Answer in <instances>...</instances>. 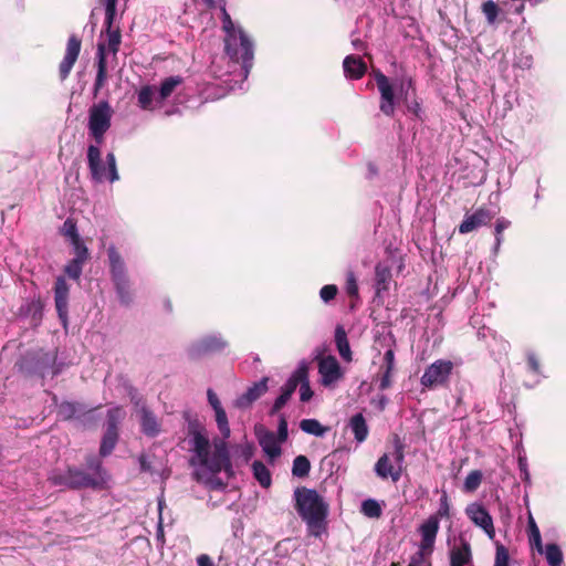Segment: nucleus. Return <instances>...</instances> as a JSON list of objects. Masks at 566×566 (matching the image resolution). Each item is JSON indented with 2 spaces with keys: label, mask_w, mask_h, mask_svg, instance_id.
I'll return each mask as SVG.
<instances>
[{
  "label": "nucleus",
  "mask_w": 566,
  "mask_h": 566,
  "mask_svg": "<svg viewBox=\"0 0 566 566\" xmlns=\"http://www.w3.org/2000/svg\"><path fill=\"white\" fill-rule=\"evenodd\" d=\"M287 436H289L287 420L284 415H281L279 418L276 439L280 440L281 443H283L286 441Z\"/></svg>",
  "instance_id": "obj_56"
},
{
  "label": "nucleus",
  "mask_w": 566,
  "mask_h": 566,
  "mask_svg": "<svg viewBox=\"0 0 566 566\" xmlns=\"http://www.w3.org/2000/svg\"><path fill=\"white\" fill-rule=\"evenodd\" d=\"M403 459V448L400 443H397L391 454L385 453L378 459L375 464V473L382 480L390 479L396 483L401 478Z\"/></svg>",
  "instance_id": "obj_10"
},
{
  "label": "nucleus",
  "mask_w": 566,
  "mask_h": 566,
  "mask_svg": "<svg viewBox=\"0 0 566 566\" xmlns=\"http://www.w3.org/2000/svg\"><path fill=\"white\" fill-rule=\"evenodd\" d=\"M300 429L315 437H323L328 431V428L321 424L316 419H303L300 422Z\"/></svg>",
  "instance_id": "obj_32"
},
{
  "label": "nucleus",
  "mask_w": 566,
  "mask_h": 566,
  "mask_svg": "<svg viewBox=\"0 0 566 566\" xmlns=\"http://www.w3.org/2000/svg\"><path fill=\"white\" fill-rule=\"evenodd\" d=\"M255 436L265 455L271 462L279 458L282 453L281 442L276 439L274 432L268 430L263 426L255 427Z\"/></svg>",
  "instance_id": "obj_17"
},
{
  "label": "nucleus",
  "mask_w": 566,
  "mask_h": 566,
  "mask_svg": "<svg viewBox=\"0 0 566 566\" xmlns=\"http://www.w3.org/2000/svg\"><path fill=\"white\" fill-rule=\"evenodd\" d=\"M142 431L148 437H157L160 432V424L156 416L147 408L140 409Z\"/></svg>",
  "instance_id": "obj_27"
},
{
  "label": "nucleus",
  "mask_w": 566,
  "mask_h": 566,
  "mask_svg": "<svg viewBox=\"0 0 566 566\" xmlns=\"http://www.w3.org/2000/svg\"><path fill=\"white\" fill-rule=\"evenodd\" d=\"M311 470L310 460L305 455H297L293 461L292 474L296 478H305Z\"/></svg>",
  "instance_id": "obj_37"
},
{
  "label": "nucleus",
  "mask_w": 566,
  "mask_h": 566,
  "mask_svg": "<svg viewBox=\"0 0 566 566\" xmlns=\"http://www.w3.org/2000/svg\"><path fill=\"white\" fill-rule=\"evenodd\" d=\"M138 106L144 111H155L163 104L158 97V88L154 85H144L137 92Z\"/></svg>",
  "instance_id": "obj_22"
},
{
  "label": "nucleus",
  "mask_w": 566,
  "mask_h": 566,
  "mask_svg": "<svg viewBox=\"0 0 566 566\" xmlns=\"http://www.w3.org/2000/svg\"><path fill=\"white\" fill-rule=\"evenodd\" d=\"M184 83V78L179 75H172L161 81L158 88V97L164 102Z\"/></svg>",
  "instance_id": "obj_30"
},
{
  "label": "nucleus",
  "mask_w": 566,
  "mask_h": 566,
  "mask_svg": "<svg viewBox=\"0 0 566 566\" xmlns=\"http://www.w3.org/2000/svg\"><path fill=\"white\" fill-rule=\"evenodd\" d=\"M294 373H303L304 375L300 377V399L303 402H307L313 397V390L307 378V370L305 367H300Z\"/></svg>",
  "instance_id": "obj_36"
},
{
  "label": "nucleus",
  "mask_w": 566,
  "mask_h": 566,
  "mask_svg": "<svg viewBox=\"0 0 566 566\" xmlns=\"http://www.w3.org/2000/svg\"><path fill=\"white\" fill-rule=\"evenodd\" d=\"M118 439L117 430L114 428H107L102 439L99 453L102 457L108 455L115 448Z\"/></svg>",
  "instance_id": "obj_33"
},
{
  "label": "nucleus",
  "mask_w": 566,
  "mask_h": 566,
  "mask_svg": "<svg viewBox=\"0 0 566 566\" xmlns=\"http://www.w3.org/2000/svg\"><path fill=\"white\" fill-rule=\"evenodd\" d=\"M86 261L78 260L73 258L66 265H65V273L67 276L72 280L77 281L82 274L83 265Z\"/></svg>",
  "instance_id": "obj_41"
},
{
  "label": "nucleus",
  "mask_w": 566,
  "mask_h": 566,
  "mask_svg": "<svg viewBox=\"0 0 566 566\" xmlns=\"http://www.w3.org/2000/svg\"><path fill=\"white\" fill-rule=\"evenodd\" d=\"M352 43H353V45H354V48L356 50H361L363 49L364 43L359 39H353Z\"/></svg>",
  "instance_id": "obj_62"
},
{
  "label": "nucleus",
  "mask_w": 566,
  "mask_h": 566,
  "mask_svg": "<svg viewBox=\"0 0 566 566\" xmlns=\"http://www.w3.org/2000/svg\"><path fill=\"white\" fill-rule=\"evenodd\" d=\"M527 365H528V369L532 373V375L534 376L532 382L530 384V386H535L537 385L543 375H542V370H541V364H539V360L537 359L536 355L534 353H528L527 354Z\"/></svg>",
  "instance_id": "obj_39"
},
{
  "label": "nucleus",
  "mask_w": 566,
  "mask_h": 566,
  "mask_svg": "<svg viewBox=\"0 0 566 566\" xmlns=\"http://www.w3.org/2000/svg\"><path fill=\"white\" fill-rule=\"evenodd\" d=\"M450 515V503L449 499L446 492L442 493L440 497L439 509L436 514H432L431 516H438V521L440 522V518L449 517Z\"/></svg>",
  "instance_id": "obj_49"
},
{
  "label": "nucleus",
  "mask_w": 566,
  "mask_h": 566,
  "mask_svg": "<svg viewBox=\"0 0 566 566\" xmlns=\"http://www.w3.org/2000/svg\"><path fill=\"white\" fill-rule=\"evenodd\" d=\"M106 28V39L103 42H99L97 45V74L94 84L95 92L99 91L107 78V54L116 55L120 44V33L118 29H113L112 25L105 24Z\"/></svg>",
  "instance_id": "obj_7"
},
{
  "label": "nucleus",
  "mask_w": 566,
  "mask_h": 566,
  "mask_svg": "<svg viewBox=\"0 0 566 566\" xmlns=\"http://www.w3.org/2000/svg\"><path fill=\"white\" fill-rule=\"evenodd\" d=\"M523 10H524V4H521V6L516 9V12H517V13H521Z\"/></svg>",
  "instance_id": "obj_64"
},
{
  "label": "nucleus",
  "mask_w": 566,
  "mask_h": 566,
  "mask_svg": "<svg viewBox=\"0 0 566 566\" xmlns=\"http://www.w3.org/2000/svg\"><path fill=\"white\" fill-rule=\"evenodd\" d=\"M395 352L388 348L384 354V363L380 366L379 389L386 390L391 386V377L395 371Z\"/></svg>",
  "instance_id": "obj_24"
},
{
  "label": "nucleus",
  "mask_w": 566,
  "mask_h": 566,
  "mask_svg": "<svg viewBox=\"0 0 566 566\" xmlns=\"http://www.w3.org/2000/svg\"><path fill=\"white\" fill-rule=\"evenodd\" d=\"M139 464H140V470L142 471H145V472H150L153 473L154 472V469H153V465L148 459V457L146 454H142L139 457Z\"/></svg>",
  "instance_id": "obj_58"
},
{
  "label": "nucleus",
  "mask_w": 566,
  "mask_h": 566,
  "mask_svg": "<svg viewBox=\"0 0 566 566\" xmlns=\"http://www.w3.org/2000/svg\"><path fill=\"white\" fill-rule=\"evenodd\" d=\"M296 511L306 523L310 535L321 536L326 530L327 507L316 491L297 488L294 491Z\"/></svg>",
  "instance_id": "obj_3"
},
{
  "label": "nucleus",
  "mask_w": 566,
  "mask_h": 566,
  "mask_svg": "<svg viewBox=\"0 0 566 566\" xmlns=\"http://www.w3.org/2000/svg\"><path fill=\"white\" fill-rule=\"evenodd\" d=\"M105 7V21L104 24L108 27L113 24L116 15V2L117 0H102Z\"/></svg>",
  "instance_id": "obj_47"
},
{
  "label": "nucleus",
  "mask_w": 566,
  "mask_h": 566,
  "mask_svg": "<svg viewBox=\"0 0 566 566\" xmlns=\"http://www.w3.org/2000/svg\"><path fill=\"white\" fill-rule=\"evenodd\" d=\"M528 541L533 549L542 548L543 541L539 528L537 527L534 518L531 516L528 521Z\"/></svg>",
  "instance_id": "obj_38"
},
{
  "label": "nucleus",
  "mask_w": 566,
  "mask_h": 566,
  "mask_svg": "<svg viewBox=\"0 0 566 566\" xmlns=\"http://www.w3.org/2000/svg\"><path fill=\"white\" fill-rule=\"evenodd\" d=\"M346 293L350 297L358 298V284L356 276L353 272H348L346 275Z\"/></svg>",
  "instance_id": "obj_50"
},
{
  "label": "nucleus",
  "mask_w": 566,
  "mask_h": 566,
  "mask_svg": "<svg viewBox=\"0 0 566 566\" xmlns=\"http://www.w3.org/2000/svg\"><path fill=\"white\" fill-rule=\"evenodd\" d=\"M319 384L327 389H335L345 377L337 358L333 355L319 356L316 358Z\"/></svg>",
  "instance_id": "obj_11"
},
{
  "label": "nucleus",
  "mask_w": 566,
  "mask_h": 566,
  "mask_svg": "<svg viewBox=\"0 0 566 566\" xmlns=\"http://www.w3.org/2000/svg\"><path fill=\"white\" fill-rule=\"evenodd\" d=\"M518 469L521 471V479L527 484H531V474L528 471L527 459L525 454L520 453L517 458Z\"/></svg>",
  "instance_id": "obj_52"
},
{
  "label": "nucleus",
  "mask_w": 566,
  "mask_h": 566,
  "mask_svg": "<svg viewBox=\"0 0 566 566\" xmlns=\"http://www.w3.org/2000/svg\"><path fill=\"white\" fill-rule=\"evenodd\" d=\"M80 51L81 40L75 35H71L66 44L65 55L60 64L59 71L61 80H65L69 76L74 63L78 57Z\"/></svg>",
  "instance_id": "obj_18"
},
{
  "label": "nucleus",
  "mask_w": 566,
  "mask_h": 566,
  "mask_svg": "<svg viewBox=\"0 0 566 566\" xmlns=\"http://www.w3.org/2000/svg\"><path fill=\"white\" fill-rule=\"evenodd\" d=\"M451 566H473L471 545L468 541L460 537L459 542L450 551Z\"/></svg>",
  "instance_id": "obj_19"
},
{
  "label": "nucleus",
  "mask_w": 566,
  "mask_h": 566,
  "mask_svg": "<svg viewBox=\"0 0 566 566\" xmlns=\"http://www.w3.org/2000/svg\"><path fill=\"white\" fill-rule=\"evenodd\" d=\"M222 30L224 32V50L232 61L242 63L243 77L247 78L252 67L253 43L242 30L237 25L226 8H222Z\"/></svg>",
  "instance_id": "obj_2"
},
{
  "label": "nucleus",
  "mask_w": 566,
  "mask_h": 566,
  "mask_svg": "<svg viewBox=\"0 0 566 566\" xmlns=\"http://www.w3.org/2000/svg\"><path fill=\"white\" fill-rule=\"evenodd\" d=\"M516 65L521 69H530L532 66V56L525 55L520 57Z\"/></svg>",
  "instance_id": "obj_59"
},
{
  "label": "nucleus",
  "mask_w": 566,
  "mask_h": 566,
  "mask_svg": "<svg viewBox=\"0 0 566 566\" xmlns=\"http://www.w3.org/2000/svg\"><path fill=\"white\" fill-rule=\"evenodd\" d=\"M408 109L412 112L416 116H419L420 106L418 103H413L412 105L408 106Z\"/></svg>",
  "instance_id": "obj_61"
},
{
  "label": "nucleus",
  "mask_w": 566,
  "mask_h": 566,
  "mask_svg": "<svg viewBox=\"0 0 566 566\" xmlns=\"http://www.w3.org/2000/svg\"><path fill=\"white\" fill-rule=\"evenodd\" d=\"M482 473L479 470L470 472L463 483L465 492H474L481 484Z\"/></svg>",
  "instance_id": "obj_42"
},
{
  "label": "nucleus",
  "mask_w": 566,
  "mask_h": 566,
  "mask_svg": "<svg viewBox=\"0 0 566 566\" xmlns=\"http://www.w3.org/2000/svg\"><path fill=\"white\" fill-rule=\"evenodd\" d=\"M61 233L65 238H67L70 240V242L81 238L80 234H78V231H77L76 223L71 218H67L64 221V223H63V226L61 228Z\"/></svg>",
  "instance_id": "obj_44"
},
{
  "label": "nucleus",
  "mask_w": 566,
  "mask_h": 566,
  "mask_svg": "<svg viewBox=\"0 0 566 566\" xmlns=\"http://www.w3.org/2000/svg\"><path fill=\"white\" fill-rule=\"evenodd\" d=\"M198 566H213L211 558L208 555H200L197 558Z\"/></svg>",
  "instance_id": "obj_60"
},
{
  "label": "nucleus",
  "mask_w": 566,
  "mask_h": 566,
  "mask_svg": "<svg viewBox=\"0 0 566 566\" xmlns=\"http://www.w3.org/2000/svg\"><path fill=\"white\" fill-rule=\"evenodd\" d=\"M227 342L217 334L207 335L195 342L188 349V354L192 358L203 355L221 352L226 348Z\"/></svg>",
  "instance_id": "obj_16"
},
{
  "label": "nucleus",
  "mask_w": 566,
  "mask_h": 566,
  "mask_svg": "<svg viewBox=\"0 0 566 566\" xmlns=\"http://www.w3.org/2000/svg\"><path fill=\"white\" fill-rule=\"evenodd\" d=\"M208 7H212L214 1L213 0H202Z\"/></svg>",
  "instance_id": "obj_63"
},
{
  "label": "nucleus",
  "mask_w": 566,
  "mask_h": 566,
  "mask_svg": "<svg viewBox=\"0 0 566 566\" xmlns=\"http://www.w3.org/2000/svg\"><path fill=\"white\" fill-rule=\"evenodd\" d=\"M268 377H263L258 382L253 384L248 390L237 398L234 405L240 409L248 408L253 401L259 399L268 390Z\"/></svg>",
  "instance_id": "obj_21"
},
{
  "label": "nucleus",
  "mask_w": 566,
  "mask_h": 566,
  "mask_svg": "<svg viewBox=\"0 0 566 566\" xmlns=\"http://www.w3.org/2000/svg\"><path fill=\"white\" fill-rule=\"evenodd\" d=\"M124 416L125 411L122 407H114L109 409L107 413V428H114V430H117V426Z\"/></svg>",
  "instance_id": "obj_45"
},
{
  "label": "nucleus",
  "mask_w": 566,
  "mask_h": 566,
  "mask_svg": "<svg viewBox=\"0 0 566 566\" xmlns=\"http://www.w3.org/2000/svg\"><path fill=\"white\" fill-rule=\"evenodd\" d=\"M361 512L367 517L377 518L381 515V506L376 500L368 499L361 503Z\"/></svg>",
  "instance_id": "obj_40"
},
{
  "label": "nucleus",
  "mask_w": 566,
  "mask_h": 566,
  "mask_svg": "<svg viewBox=\"0 0 566 566\" xmlns=\"http://www.w3.org/2000/svg\"><path fill=\"white\" fill-rule=\"evenodd\" d=\"M345 76L353 80H358L366 73V64L361 57L355 55H347L343 62Z\"/></svg>",
  "instance_id": "obj_25"
},
{
  "label": "nucleus",
  "mask_w": 566,
  "mask_h": 566,
  "mask_svg": "<svg viewBox=\"0 0 566 566\" xmlns=\"http://www.w3.org/2000/svg\"><path fill=\"white\" fill-rule=\"evenodd\" d=\"M408 566H432L431 565V555L416 552L410 557Z\"/></svg>",
  "instance_id": "obj_51"
},
{
  "label": "nucleus",
  "mask_w": 566,
  "mask_h": 566,
  "mask_svg": "<svg viewBox=\"0 0 566 566\" xmlns=\"http://www.w3.org/2000/svg\"><path fill=\"white\" fill-rule=\"evenodd\" d=\"M113 109L108 102L102 101L90 108L88 129L94 137L96 145H101L104 135L111 127Z\"/></svg>",
  "instance_id": "obj_9"
},
{
  "label": "nucleus",
  "mask_w": 566,
  "mask_h": 566,
  "mask_svg": "<svg viewBox=\"0 0 566 566\" xmlns=\"http://www.w3.org/2000/svg\"><path fill=\"white\" fill-rule=\"evenodd\" d=\"M214 417L222 439L214 438L211 442L208 430L198 421L189 422L186 438L191 452L189 462L193 468V475L197 481L209 485L214 484L218 473L231 467L224 441L231 433L226 410H219Z\"/></svg>",
  "instance_id": "obj_1"
},
{
  "label": "nucleus",
  "mask_w": 566,
  "mask_h": 566,
  "mask_svg": "<svg viewBox=\"0 0 566 566\" xmlns=\"http://www.w3.org/2000/svg\"><path fill=\"white\" fill-rule=\"evenodd\" d=\"M337 291V286L334 284L324 285L319 291V296L323 302L328 303L335 298Z\"/></svg>",
  "instance_id": "obj_55"
},
{
  "label": "nucleus",
  "mask_w": 566,
  "mask_h": 566,
  "mask_svg": "<svg viewBox=\"0 0 566 566\" xmlns=\"http://www.w3.org/2000/svg\"><path fill=\"white\" fill-rule=\"evenodd\" d=\"M492 219L490 211L479 209L474 213L465 216L462 223L459 226L460 233H469L481 226L488 224Z\"/></svg>",
  "instance_id": "obj_23"
},
{
  "label": "nucleus",
  "mask_w": 566,
  "mask_h": 566,
  "mask_svg": "<svg viewBox=\"0 0 566 566\" xmlns=\"http://www.w3.org/2000/svg\"><path fill=\"white\" fill-rule=\"evenodd\" d=\"M335 345L343 360L350 363L353 360V354L347 338V333L342 325H337L335 328Z\"/></svg>",
  "instance_id": "obj_28"
},
{
  "label": "nucleus",
  "mask_w": 566,
  "mask_h": 566,
  "mask_svg": "<svg viewBox=\"0 0 566 566\" xmlns=\"http://www.w3.org/2000/svg\"><path fill=\"white\" fill-rule=\"evenodd\" d=\"M348 427L350 428L352 432L354 433L355 440L358 443H363L367 439L369 429L361 413L354 415L349 419Z\"/></svg>",
  "instance_id": "obj_29"
},
{
  "label": "nucleus",
  "mask_w": 566,
  "mask_h": 566,
  "mask_svg": "<svg viewBox=\"0 0 566 566\" xmlns=\"http://www.w3.org/2000/svg\"><path fill=\"white\" fill-rule=\"evenodd\" d=\"M440 528L438 516H429L418 527L420 543L417 553L431 555L434 549V543Z\"/></svg>",
  "instance_id": "obj_13"
},
{
  "label": "nucleus",
  "mask_w": 566,
  "mask_h": 566,
  "mask_svg": "<svg viewBox=\"0 0 566 566\" xmlns=\"http://www.w3.org/2000/svg\"><path fill=\"white\" fill-rule=\"evenodd\" d=\"M70 243L73 247L75 259L83 260V261H86L88 259V250L81 238L76 239Z\"/></svg>",
  "instance_id": "obj_48"
},
{
  "label": "nucleus",
  "mask_w": 566,
  "mask_h": 566,
  "mask_svg": "<svg viewBox=\"0 0 566 566\" xmlns=\"http://www.w3.org/2000/svg\"><path fill=\"white\" fill-rule=\"evenodd\" d=\"M252 470L254 478L263 488L271 485V473L264 463L261 461H254L252 464Z\"/></svg>",
  "instance_id": "obj_34"
},
{
  "label": "nucleus",
  "mask_w": 566,
  "mask_h": 566,
  "mask_svg": "<svg viewBox=\"0 0 566 566\" xmlns=\"http://www.w3.org/2000/svg\"><path fill=\"white\" fill-rule=\"evenodd\" d=\"M53 292L57 316L63 327L66 328L69 323L70 284L64 276L56 277Z\"/></svg>",
  "instance_id": "obj_14"
},
{
  "label": "nucleus",
  "mask_w": 566,
  "mask_h": 566,
  "mask_svg": "<svg viewBox=\"0 0 566 566\" xmlns=\"http://www.w3.org/2000/svg\"><path fill=\"white\" fill-rule=\"evenodd\" d=\"M375 80L380 94L379 109L386 116H392L400 99L408 98L411 81L390 82L389 78L380 72L375 74Z\"/></svg>",
  "instance_id": "obj_5"
},
{
  "label": "nucleus",
  "mask_w": 566,
  "mask_h": 566,
  "mask_svg": "<svg viewBox=\"0 0 566 566\" xmlns=\"http://www.w3.org/2000/svg\"><path fill=\"white\" fill-rule=\"evenodd\" d=\"M453 363L449 359H438L430 364L420 378L423 388L434 389L449 382Z\"/></svg>",
  "instance_id": "obj_12"
},
{
  "label": "nucleus",
  "mask_w": 566,
  "mask_h": 566,
  "mask_svg": "<svg viewBox=\"0 0 566 566\" xmlns=\"http://www.w3.org/2000/svg\"><path fill=\"white\" fill-rule=\"evenodd\" d=\"M375 281L377 294L387 291L391 281V272L389 266L378 263L375 268Z\"/></svg>",
  "instance_id": "obj_31"
},
{
  "label": "nucleus",
  "mask_w": 566,
  "mask_h": 566,
  "mask_svg": "<svg viewBox=\"0 0 566 566\" xmlns=\"http://www.w3.org/2000/svg\"><path fill=\"white\" fill-rule=\"evenodd\" d=\"M109 271L112 281L116 287V292L120 303L128 305L132 302V294L129 292V281L126 274L125 262L114 245L107 250Z\"/></svg>",
  "instance_id": "obj_8"
},
{
  "label": "nucleus",
  "mask_w": 566,
  "mask_h": 566,
  "mask_svg": "<svg viewBox=\"0 0 566 566\" xmlns=\"http://www.w3.org/2000/svg\"><path fill=\"white\" fill-rule=\"evenodd\" d=\"M43 304L38 300H32L21 307V313L24 315H32V319L35 324H39L42 319Z\"/></svg>",
  "instance_id": "obj_35"
},
{
  "label": "nucleus",
  "mask_w": 566,
  "mask_h": 566,
  "mask_svg": "<svg viewBox=\"0 0 566 566\" xmlns=\"http://www.w3.org/2000/svg\"><path fill=\"white\" fill-rule=\"evenodd\" d=\"M511 222L504 218H500L495 223V248L497 249L502 242V232L510 227Z\"/></svg>",
  "instance_id": "obj_54"
},
{
  "label": "nucleus",
  "mask_w": 566,
  "mask_h": 566,
  "mask_svg": "<svg viewBox=\"0 0 566 566\" xmlns=\"http://www.w3.org/2000/svg\"><path fill=\"white\" fill-rule=\"evenodd\" d=\"M302 376H304L303 373H293V375L281 387V394L272 406L271 415L279 412L286 405L293 392L296 390L300 384V377Z\"/></svg>",
  "instance_id": "obj_20"
},
{
  "label": "nucleus",
  "mask_w": 566,
  "mask_h": 566,
  "mask_svg": "<svg viewBox=\"0 0 566 566\" xmlns=\"http://www.w3.org/2000/svg\"><path fill=\"white\" fill-rule=\"evenodd\" d=\"M538 554L543 555L548 566H565L564 554L560 546L556 543L543 544L542 548L535 549Z\"/></svg>",
  "instance_id": "obj_26"
},
{
  "label": "nucleus",
  "mask_w": 566,
  "mask_h": 566,
  "mask_svg": "<svg viewBox=\"0 0 566 566\" xmlns=\"http://www.w3.org/2000/svg\"><path fill=\"white\" fill-rule=\"evenodd\" d=\"M88 472L78 469H69L63 475L53 476L55 484H63L69 488H98L102 489L107 484L109 479L106 471L102 468L101 461L92 458L87 461Z\"/></svg>",
  "instance_id": "obj_4"
},
{
  "label": "nucleus",
  "mask_w": 566,
  "mask_h": 566,
  "mask_svg": "<svg viewBox=\"0 0 566 566\" xmlns=\"http://www.w3.org/2000/svg\"><path fill=\"white\" fill-rule=\"evenodd\" d=\"M465 514L471 522L482 528L491 541L495 538L493 518L486 509L480 503H471L465 507Z\"/></svg>",
  "instance_id": "obj_15"
},
{
  "label": "nucleus",
  "mask_w": 566,
  "mask_h": 566,
  "mask_svg": "<svg viewBox=\"0 0 566 566\" xmlns=\"http://www.w3.org/2000/svg\"><path fill=\"white\" fill-rule=\"evenodd\" d=\"M494 566H509L510 555L507 548L500 542H495Z\"/></svg>",
  "instance_id": "obj_46"
},
{
  "label": "nucleus",
  "mask_w": 566,
  "mask_h": 566,
  "mask_svg": "<svg viewBox=\"0 0 566 566\" xmlns=\"http://www.w3.org/2000/svg\"><path fill=\"white\" fill-rule=\"evenodd\" d=\"M499 6L493 0H488L482 4V12L489 24H493L499 15Z\"/></svg>",
  "instance_id": "obj_43"
},
{
  "label": "nucleus",
  "mask_w": 566,
  "mask_h": 566,
  "mask_svg": "<svg viewBox=\"0 0 566 566\" xmlns=\"http://www.w3.org/2000/svg\"><path fill=\"white\" fill-rule=\"evenodd\" d=\"M77 412V407L75 403L72 402H62L59 406V416L63 419H70Z\"/></svg>",
  "instance_id": "obj_53"
},
{
  "label": "nucleus",
  "mask_w": 566,
  "mask_h": 566,
  "mask_svg": "<svg viewBox=\"0 0 566 566\" xmlns=\"http://www.w3.org/2000/svg\"><path fill=\"white\" fill-rule=\"evenodd\" d=\"M207 398H208V402L211 406V408L213 409L214 413L218 412L219 410H224L219 397L212 389L207 390Z\"/></svg>",
  "instance_id": "obj_57"
},
{
  "label": "nucleus",
  "mask_w": 566,
  "mask_h": 566,
  "mask_svg": "<svg viewBox=\"0 0 566 566\" xmlns=\"http://www.w3.org/2000/svg\"><path fill=\"white\" fill-rule=\"evenodd\" d=\"M87 165L91 178L95 182L109 181L111 184L119 179L116 166V158L113 153L106 155V163L102 160L99 145H90L87 147Z\"/></svg>",
  "instance_id": "obj_6"
}]
</instances>
